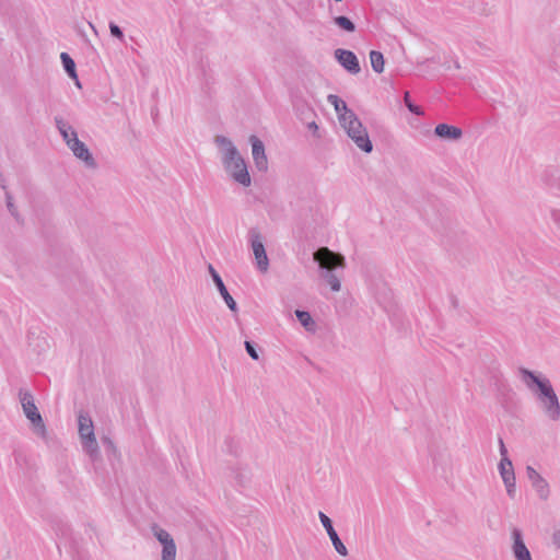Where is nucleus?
<instances>
[{"label":"nucleus","instance_id":"obj_32","mask_svg":"<svg viewBox=\"0 0 560 560\" xmlns=\"http://www.w3.org/2000/svg\"><path fill=\"white\" fill-rule=\"evenodd\" d=\"M551 219H552V222L560 230V210L559 209L551 210Z\"/></svg>","mask_w":560,"mask_h":560},{"label":"nucleus","instance_id":"obj_37","mask_svg":"<svg viewBox=\"0 0 560 560\" xmlns=\"http://www.w3.org/2000/svg\"><path fill=\"white\" fill-rule=\"evenodd\" d=\"M0 186L5 189V179L3 177V175L0 173Z\"/></svg>","mask_w":560,"mask_h":560},{"label":"nucleus","instance_id":"obj_38","mask_svg":"<svg viewBox=\"0 0 560 560\" xmlns=\"http://www.w3.org/2000/svg\"><path fill=\"white\" fill-rule=\"evenodd\" d=\"M90 27H92V30L96 33V30L92 23H90Z\"/></svg>","mask_w":560,"mask_h":560},{"label":"nucleus","instance_id":"obj_31","mask_svg":"<svg viewBox=\"0 0 560 560\" xmlns=\"http://www.w3.org/2000/svg\"><path fill=\"white\" fill-rule=\"evenodd\" d=\"M156 538L163 545L165 546V544L167 545L170 541L171 542H174V539L172 538V536L164 529H160L158 533H156Z\"/></svg>","mask_w":560,"mask_h":560},{"label":"nucleus","instance_id":"obj_36","mask_svg":"<svg viewBox=\"0 0 560 560\" xmlns=\"http://www.w3.org/2000/svg\"><path fill=\"white\" fill-rule=\"evenodd\" d=\"M553 542L560 548V529L553 534Z\"/></svg>","mask_w":560,"mask_h":560},{"label":"nucleus","instance_id":"obj_10","mask_svg":"<svg viewBox=\"0 0 560 560\" xmlns=\"http://www.w3.org/2000/svg\"><path fill=\"white\" fill-rule=\"evenodd\" d=\"M68 148L77 159L81 160L85 164L86 167L95 168L97 166L96 161L90 152L89 148L79 138H73Z\"/></svg>","mask_w":560,"mask_h":560},{"label":"nucleus","instance_id":"obj_24","mask_svg":"<svg viewBox=\"0 0 560 560\" xmlns=\"http://www.w3.org/2000/svg\"><path fill=\"white\" fill-rule=\"evenodd\" d=\"M5 201H7V208H8L9 212L11 213V215L18 222H20L21 221V215L18 212V209H16L15 205L13 203L12 195L9 191H5Z\"/></svg>","mask_w":560,"mask_h":560},{"label":"nucleus","instance_id":"obj_6","mask_svg":"<svg viewBox=\"0 0 560 560\" xmlns=\"http://www.w3.org/2000/svg\"><path fill=\"white\" fill-rule=\"evenodd\" d=\"M20 401L23 408V411L26 416V418L32 422L34 425V432L46 438V427L44 423V420L42 418V415L39 413L35 402L33 395L27 390H20L19 393Z\"/></svg>","mask_w":560,"mask_h":560},{"label":"nucleus","instance_id":"obj_18","mask_svg":"<svg viewBox=\"0 0 560 560\" xmlns=\"http://www.w3.org/2000/svg\"><path fill=\"white\" fill-rule=\"evenodd\" d=\"M327 100L328 103L334 106L340 122L341 116H343L346 113H354L353 110L348 108L347 103L343 100H341L338 95L330 94L328 95Z\"/></svg>","mask_w":560,"mask_h":560},{"label":"nucleus","instance_id":"obj_34","mask_svg":"<svg viewBox=\"0 0 560 560\" xmlns=\"http://www.w3.org/2000/svg\"><path fill=\"white\" fill-rule=\"evenodd\" d=\"M208 270H209V273H210V276H211V278H212L213 282H215V279H217L218 281L222 279V278H221V276L218 273V271L213 268V266H212V265H209V266H208Z\"/></svg>","mask_w":560,"mask_h":560},{"label":"nucleus","instance_id":"obj_1","mask_svg":"<svg viewBox=\"0 0 560 560\" xmlns=\"http://www.w3.org/2000/svg\"><path fill=\"white\" fill-rule=\"evenodd\" d=\"M520 376L526 387L536 395L545 416L551 421H558L560 419V402L550 380L536 375L525 368L520 369Z\"/></svg>","mask_w":560,"mask_h":560},{"label":"nucleus","instance_id":"obj_3","mask_svg":"<svg viewBox=\"0 0 560 560\" xmlns=\"http://www.w3.org/2000/svg\"><path fill=\"white\" fill-rule=\"evenodd\" d=\"M219 147L223 148L222 164L226 173L238 184L248 187L252 183L247 164L232 141L224 136L214 139Z\"/></svg>","mask_w":560,"mask_h":560},{"label":"nucleus","instance_id":"obj_30","mask_svg":"<svg viewBox=\"0 0 560 560\" xmlns=\"http://www.w3.org/2000/svg\"><path fill=\"white\" fill-rule=\"evenodd\" d=\"M235 480L237 481V483L240 486H245L247 483V481L249 480V477H248V474L246 470H235V476H234Z\"/></svg>","mask_w":560,"mask_h":560},{"label":"nucleus","instance_id":"obj_4","mask_svg":"<svg viewBox=\"0 0 560 560\" xmlns=\"http://www.w3.org/2000/svg\"><path fill=\"white\" fill-rule=\"evenodd\" d=\"M340 125L359 149L365 153L372 152L373 144L368 130L354 113H346L341 116Z\"/></svg>","mask_w":560,"mask_h":560},{"label":"nucleus","instance_id":"obj_13","mask_svg":"<svg viewBox=\"0 0 560 560\" xmlns=\"http://www.w3.org/2000/svg\"><path fill=\"white\" fill-rule=\"evenodd\" d=\"M512 552L515 560H533L530 551L526 547L522 532L518 528L512 529Z\"/></svg>","mask_w":560,"mask_h":560},{"label":"nucleus","instance_id":"obj_12","mask_svg":"<svg viewBox=\"0 0 560 560\" xmlns=\"http://www.w3.org/2000/svg\"><path fill=\"white\" fill-rule=\"evenodd\" d=\"M249 142L252 144V155L255 166L258 171L266 172L268 170V160L265 153L264 142L254 135L249 137Z\"/></svg>","mask_w":560,"mask_h":560},{"label":"nucleus","instance_id":"obj_27","mask_svg":"<svg viewBox=\"0 0 560 560\" xmlns=\"http://www.w3.org/2000/svg\"><path fill=\"white\" fill-rule=\"evenodd\" d=\"M110 35L117 38L120 43H125V35L122 30L114 22H109L108 24Z\"/></svg>","mask_w":560,"mask_h":560},{"label":"nucleus","instance_id":"obj_15","mask_svg":"<svg viewBox=\"0 0 560 560\" xmlns=\"http://www.w3.org/2000/svg\"><path fill=\"white\" fill-rule=\"evenodd\" d=\"M55 125H56V128L58 129L62 140L66 142L67 147L70 145L73 138H78L77 131L61 116L55 117Z\"/></svg>","mask_w":560,"mask_h":560},{"label":"nucleus","instance_id":"obj_22","mask_svg":"<svg viewBox=\"0 0 560 560\" xmlns=\"http://www.w3.org/2000/svg\"><path fill=\"white\" fill-rule=\"evenodd\" d=\"M499 471L501 475V478H508L511 477L514 474L513 465L510 458L501 459L499 463Z\"/></svg>","mask_w":560,"mask_h":560},{"label":"nucleus","instance_id":"obj_11","mask_svg":"<svg viewBox=\"0 0 560 560\" xmlns=\"http://www.w3.org/2000/svg\"><path fill=\"white\" fill-rule=\"evenodd\" d=\"M335 58L351 74H358L360 72V63L353 51L338 48L335 50Z\"/></svg>","mask_w":560,"mask_h":560},{"label":"nucleus","instance_id":"obj_14","mask_svg":"<svg viewBox=\"0 0 560 560\" xmlns=\"http://www.w3.org/2000/svg\"><path fill=\"white\" fill-rule=\"evenodd\" d=\"M434 135L441 139L458 140L463 136V130L453 125L439 124L434 128Z\"/></svg>","mask_w":560,"mask_h":560},{"label":"nucleus","instance_id":"obj_35","mask_svg":"<svg viewBox=\"0 0 560 560\" xmlns=\"http://www.w3.org/2000/svg\"><path fill=\"white\" fill-rule=\"evenodd\" d=\"M307 129L315 133L318 130V126L315 121H311L307 124Z\"/></svg>","mask_w":560,"mask_h":560},{"label":"nucleus","instance_id":"obj_21","mask_svg":"<svg viewBox=\"0 0 560 560\" xmlns=\"http://www.w3.org/2000/svg\"><path fill=\"white\" fill-rule=\"evenodd\" d=\"M295 316L306 330L315 329V322L313 320L311 314L307 311L296 310Z\"/></svg>","mask_w":560,"mask_h":560},{"label":"nucleus","instance_id":"obj_33","mask_svg":"<svg viewBox=\"0 0 560 560\" xmlns=\"http://www.w3.org/2000/svg\"><path fill=\"white\" fill-rule=\"evenodd\" d=\"M499 446H500L501 459L509 458L508 457V450H506V447L504 445V442H503V440L501 438L499 439Z\"/></svg>","mask_w":560,"mask_h":560},{"label":"nucleus","instance_id":"obj_16","mask_svg":"<svg viewBox=\"0 0 560 560\" xmlns=\"http://www.w3.org/2000/svg\"><path fill=\"white\" fill-rule=\"evenodd\" d=\"M220 295L222 296V299L224 300L226 306L230 308V311L232 313H237L238 312V307H237V304L235 302V300L233 299V296L229 293L223 280H217L215 279V282H214Z\"/></svg>","mask_w":560,"mask_h":560},{"label":"nucleus","instance_id":"obj_26","mask_svg":"<svg viewBox=\"0 0 560 560\" xmlns=\"http://www.w3.org/2000/svg\"><path fill=\"white\" fill-rule=\"evenodd\" d=\"M404 102H405L406 107H407V108L409 109V112H411L412 114L418 115V116H420V115H422V114H423V112H422V109L420 108V106H418V105H416V104H413V103L411 102V98H410V94H409V92H405V95H404Z\"/></svg>","mask_w":560,"mask_h":560},{"label":"nucleus","instance_id":"obj_8","mask_svg":"<svg viewBox=\"0 0 560 560\" xmlns=\"http://www.w3.org/2000/svg\"><path fill=\"white\" fill-rule=\"evenodd\" d=\"M526 475L537 495L546 501L550 495V488L547 480L532 466L526 467Z\"/></svg>","mask_w":560,"mask_h":560},{"label":"nucleus","instance_id":"obj_17","mask_svg":"<svg viewBox=\"0 0 560 560\" xmlns=\"http://www.w3.org/2000/svg\"><path fill=\"white\" fill-rule=\"evenodd\" d=\"M60 59L63 66V69L66 73L73 80H75V85L81 86L80 81L78 79L77 70H75V62L67 52H61Z\"/></svg>","mask_w":560,"mask_h":560},{"label":"nucleus","instance_id":"obj_29","mask_svg":"<svg viewBox=\"0 0 560 560\" xmlns=\"http://www.w3.org/2000/svg\"><path fill=\"white\" fill-rule=\"evenodd\" d=\"M244 346H245V349H246V352L248 353V355L253 359V360H258L259 359V354H258V351L255 347V343L252 342V341H248L246 340L244 342Z\"/></svg>","mask_w":560,"mask_h":560},{"label":"nucleus","instance_id":"obj_28","mask_svg":"<svg viewBox=\"0 0 560 560\" xmlns=\"http://www.w3.org/2000/svg\"><path fill=\"white\" fill-rule=\"evenodd\" d=\"M101 441L107 454L116 455L117 448L109 436H103Z\"/></svg>","mask_w":560,"mask_h":560},{"label":"nucleus","instance_id":"obj_2","mask_svg":"<svg viewBox=\"0 0 560 560\" xmlns=\"http://www.w3.org/2000/svg\"><path fill=\"white\" fill-rule=\"evenodd\" d=\"M313 259L318 265L320 278L326 281L331 291H340V275L346 267L345 256L330 250L328 247H319L314 252Z\"/></svg>","mask_w":560,"mask_h":560},{"label":"nucleus","instance_id":"obj_39","mask_svg":"<svg viewBox=\"0 0 560 560\" xmlns=\"http://www.w3.org/2000/svg\"><path fill=\"white\" fill-rule=\"evenodd\" d=\"M558 189L560 190V179H559V185H558Z\"/></svg>","mask_w":560,"mask_h":560},{"label":"nucleus","instance_id":"obj_20","mask_svg":"<svg viewBox=\"0 0 560 560\" xmlns=\"http://www.w3.org/2000/svg\"><path fill=\"white\" fill-rule=\"evenodd\" d=\"M332 22L336 26L347 33L355 32V24L345 15H338L332 19Z\"/></svg>","mask_w":560,"mask_h":560},{"label":"nucleus","instance_id":"obj_23","mask_svg":"<svg viewBox=\"0 0 560 560\" xmlns=\"http://www.w3.org/2000/svg\"><path fill=\"white\" fill-rule=\"evenodd\" d=\"M176 557V546L175 542H168L163 546L162 550V560H175Z\"/></svg>","mask_w":560,"mask_h":560},{"label":"nucleus","instance_id":"obj_5","mask_svg":"<svg viewBox=\"0 0 560 560\" xmlns=\"http://www.w3.org/2000/svg\"><path fill=\"white\" fill-rule=\"evenodd\" d=\"M78 425L83 450L89 454L92 460H96L100 456V451L91 417L80 413L78 417Z\"/></svg>","mask_w":560,"mask_h":560},{"label":"nucleus","instance_id":"obj_25","mask_svg":"<svg viewBox=\"0 0 560 560\" xmlns=\"http://www.w3.org/2000/svg\"><path fill=\"white\" fill-rule=\"evenodd\" d=\"M502 480H503V483H504V486L506 488L508 495L511 499H514L515 494H516L515 475H513L511 477H508V478H503Z\"/></svg>","mask_w":560,"mask_h":560},{"label":"nucleus","instance_id":"obj_19","mask_svg":"<svg viewBox=\"0 0 560 560\" xmlns=\"http://www.w3.org/2000/svg\"><path fill=\"white\" fill-rule=\"evenodd\" d=\"M370 61L371 67L376 73H382L384 71L385 60L384 56L378 50L370 51Z\"/></svg>","mask_w":560,"mask_h":560},{"label":"nucleus","instance_id":"obj_9","mask_svg":"<svg viewBox=\"0 0 560 560\" xmlns=\"http://www.w3.org/2000/svg\"><path fill=\"white\" fill-rule=\"evenodd\" d=\"M318 517H319V521H320L322 525L326 529L327 535L329 536L335 550L340 556H343V557L347 556L348 555V549L343 545V542L341 541V539L338 536L337 532L335 530L334 525H332V521L324 512H319L318 513Z\"/></svg>","mask_w":560,"mask_h":560},{"label":"nucleus","instance_id":"obj_7","mask_svg":"<svg viewBox=\"0 0 560 560\" xmlns=\"http://www.w3.org/2000/svg\"><path fill=\"white\" fill-rule=\"evenodd\" d=\"M248 240L258 270L266 272L269 268V259L265 249L262 236L257 228L249 229Z\"/></svg>","mask_w":560,"mask_h":560}]
</instances>
